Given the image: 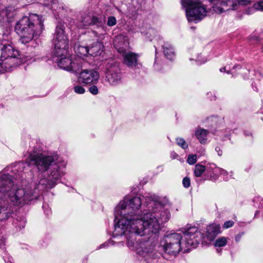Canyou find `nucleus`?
<instances>
[{"label": "nucleus", "instance_id": "obj_1", "mask_svg": "<svg viewBox=\"0 0 263 263\" xmlns=\"http://www.w3.org/2000/svg\"><path fill=\"white\" fill-rule=\"evenodd\" d=\"M168 202L166 197L155 195L146 196L147 210L140 215L141 198H125L115 208L113 236L124 237L129 249L136 250L144 261L151 262L155 257V243L150 238L137 240L136 236L159 233L163 224L171 217L170 211L166 208Z\"/></svg>", "mask_w": 263, "mask_h": 263}, {"label": "nucleus", "instance_id": "obj_2", "mask_svg": "<svg viewBox=\"0 0 263 263\" xmlns=\"http://www.w3.org/2000/svg\"><path fill=\"white\" fill-rule=\"evenodd\" d=\"M26 162L29 166H34L40 173L37 179L23 187L30 194H34L36 199L41 192L54 187L65 173L66 163L57 155H46L34 151L29 153Z\"/></svg>", "mask_w": 263, "mask_h": 263}, {"label": "nucleus", "instance_id": "obj_3", "mask_svg": "<svg viewBox=\"0 0 263 263\" xmlns=\"http://www.w3.org/2000/svg\"><path fill=\"white\" fill-rule=\"evenodd\" d=\"M23 178L21 173L15 177L9 174L0 175V221L6 220L10 217L13 212L11 205L28 204L36 199L34 194L23 188L26 181L20 179Z\"/></svg>", "mask_w": 263, "mask_h": 263}, {"label": "nucleus", "instance_id": "obj_4", "mask_svg": "<svg viewBox=\"0 0 263 263\" xmlns=\"http://www.w3.org/2000/svg\"><path fill=\"white\" fill-rule=\"evenodd\" d=\"M44 29L42 17L36 14H30L20 19L16 24L15 30L20 36V41L26 44L34 37L39 36Z\"/></svg>", "mask_w": 263, "mask_h": 263}, {"label": "nucleus", "instance_id": "obj_5", "mask_svg": "<svg viewBox=\"0 0 263 263\" xmlns=\"http://www.w3.org/2000/svg\"><path fill=\"white\" fill-rule=\"evenodd\" d=\"M181 4L185 9L186 18L189 22L198 23L206 15L208 8L199 1L182 0Z\"/></svg>", "mask_w": 263, "mask_h": 263}, {"label": "nucleus", "instance_id": "obj_6", "mask_svg": "<svg viewBox=\"0 0 263 263\" xmlns=\"http://www.w3.org/2000/svg\"><path fill=\"white\" fill-rule=\"evenodd\" d=\"M182 236L177 233L165 234L160 241V248L165 254L176 256L181 249Z\"/></svg>", "mask_w": 263, "mask_h": 263}, {"label": "nucleus", "instance_id": "obj_7", "mask_svg": "<svg viewBox=\"0 0 263 263\" xmlns=\"http://www.w3.org/2000/svg\"><path fill=\"white\" fill-rule=\"evenodd\" d=\"M54 46L53 54L61 56L66 54L68 49L69 41L65 34L64 25L59 24L57 26L53 39Z\"/></svg>", "mask_w": 263, "mask_h": 263}, {"label": "nucleus", "instance_id": "obj_8", "mask_svg": "<svg viewBox=\"0 0 263 263\" xmlns=\"http://www.w3.org/2000/svg\"><path fill=\"white\" fill-rule=\"evenodd\" d=\"M106 80L111 86H116L121 82L122 74L119 64L110 61L105 66Z\"/></svg>", "mask_w": 263, "mask_h": 263}, {"label": "nucleus", "instance_id": "obj_9", "mask_svg": "<svg viewBox=\"0 0 263 263\" xmlns=\"http://www.w3.org/2000/svg\"><path fill=\"white\" fill-rule=\"evenodd\" d=\"M67 54L58 57L53 54V60L57 62L58 66L61 68L67 71L77 72L82 67L81 60L76 59L72 60L71 58L66 57Z\"/></svg>", "mask_w": 263, "mask_h": 263}, {"label": "nucleus", "instance_id": "obj_10", "mask_svg": "<svg viewBox=\"0 0 263 263\" xmlns=\"http://www.w3.org/2000/svg\"><path fill=\"white\" fill-rule=\"evenodd\" d=\"M0 50L1 59L7 61L14 67L19 64L20 60L18 58L20 55L18 51L15 50L11 45L2 43L0 44Z\"/></svg>", "mask_w": 263, "mask_h": 263}, {"label": "nucleus", "instance_id": "obj_11", "mask_svg": "<svg viewBox=\"0 0 263 263\" xmlns=\"http://www.w3.org/2000/svg\"><path fill=\"white\" fill-rule=\"evenodd\" d=\"M185 247L196 248L202 238V235L196 227H189L184 231Z\"/></svg>", "mask_w": 263, "mask_h": 263}, {"label": "nucleus", "instance_id": "obj_12", "mask_svg": "<svg viewBox=\"0 0 263 263\" xmlns=\"http://www.w3.org/2000/svg\"><path fill=\"white\" fill-rule=\"evenodd\" d=\"M214 2L213 10L216 13H221L230 10H235L238 5V0H210Z\"/></svg>", "mask_w": 263, "mask_h": 263}, {"label": "nucleus", "instance_id": "obj_13", "mask_svg": "<svg viewBox=\"0 0 263 263\" xmlns=\"http://www.w3.org/2000/svg\"><path fill=\"white\" fill-rule=\"evenodd\" d=\"M99 78V73L94 69L83 70L78 77L79 81L85 85L97 84Z\"/></svg>", "mask_w": 263, "mask_h": 263}, {"label": "nucleus", "instance_id": "obj_14", "mask_svg": "<svg viewBox=\"0 0 263 263\" xmlns=\"http://www.w3.org/2000/svg\"><path fill=\"white\" fill-rule=\"evenodd\" d=\"M105 23L104 17H98L94 15H86L82 17L77 24L79 28H85L90 25H96L97 27L102 26Z\"/></svg>", "mask_w": 263, "mask_h": 263}, {"label": "nucleus", "instance_id": "obj_15", "mask_svg": "<svg viewBox=\"0 0 263 263\" xmlns=\"http://www.w3.org/2000/svg\"><path fill=\"white\" fill-rule=\"evenodd\" d=\"M118 51L122 54L124 64L132 68L138 66L137 62L138 55L137 54L130 51H127L122 48H119Z\"/></svg>", "mask_w": 263, "mask_h": 263}, {"label": "nucleus", "instance_id": "obj_16", "mask_svg": "<svg viewBox=\"0 0 263 263\" xmlns=\"http://www.w3.org/2000/svg\"><path fill=\"white\" fill-rule=\"evenodd\" d=\"M220 168L216 166L215 164H210L206 168V174L209 180L212 181H216L219 177L220 175Z\"/></svg>", "mask_w": 263, "mask_h": 263}, {"label": "nucleus", "instance_id": "obj_17", "mask_svg": "<svg viewBox=\"0 0 263 263\" xmlns=\"http://www.w3.org/2000/svg\"><path fill=\"white\" fill-rule=\"evenodd\" d=\"M220 227L219 224H212L207 227L206 236L209 240H213L220 233Z\"/></svg>", "mask_w": 263, "mask_h": 263}, {"label": "nucleus", "instance_id": "obj_18", "mask_svg": "<svg viewBox=\"0 0 263 263\" xmlns=\"http://www.w3.org/2000/svg\"><path fill=\"white\" fill-rule=\"evenodd\" d=\"M88 47L89 54L96 57L101 54L103 51V45L100 42H96Z\"/></svg>", "mask_w": 263, "mask_h": 263}, {"label": "nucleus", "instance_id": "obj_19", "mask_svg": "<svg viewBox=\"0 0 263 263\" xmlns=\"http://www.w3.org/2000/svg\"><path fill=\"white\" fill-rule=\"evenodd\" d=\"M164 56L170 60H173L175 57V53L173 46L169 43H164L162 46Z\"/></svg>", "mask_w": 263, "mask_h": 263}, {"label": "nucleus", "instance_id": "obj_20", "mask_svg": "<svg viewBox=\"0 0 263 263\" xmlns=\"http://www.w3.org/2000/svg\"><path fill=\"white\" fill-rule=\"evenodd\" d=\"M209 132L204 129L199 128L195 131V135L199 142L205 144L207 140V135Z\"/></svg>", "mask_w": 263, "mask_h": 263}, {"label": "nucleus", "instance_id": "obj_21", "mask_svg": "<svg viewBox=\"0 0 263 263\" xmlns=\"http://www.w3.org/2000/svg\"><path fill=\"white\" fill-rule=\"evenodd\" d=\"M15 14V12L14 9L12 7H6L5 9H3L1 13L2 16L6 17L8 22L11 21V19Z\"/></svg>", "mask_w": 263, "mask_h": 263}, {"label": "nucleus", "instance_id": "obj_22", "mask_svg": "<svg viewBox=\"0 0 263 263\" xmlns=\"http://www.w3.org/2000/svg\"><path fill=\"white\" fill-rule=\"evenodd\" d=\"M75 50L79 57H83L89 54L88 47L78 45L75 48Z\"/></svg>", "mask_w": 263, "mask_h": 263}, {"label": "nucleus", "instance_id": "obj_23", "mask_svg": "<svg viewBox=\"0 0 263 263\" xmlns=\"http://www.w3.org/2000/svg\"><path fill=\"white\" fill-rule=\"evenodd\" d=\"M1 61L2 62H0V73L4 72L5 71H10L12 70L13 67H14V66L9 63L8 66H4L5 64H8V62L1 58Z\"/></svg>", "mask_w": 263, "mask_h": 263}, {"label": "nucleus", "instance_id": "obj_24", "mask_svg": "<svg viewBox=\"0 0 263 263\" xmlns=\"http://www.w3.org/2000/svg\"><path fill=\"white\" fill-rule=\"evenodd\" d=\"M205 171L206 172V168L204 166L199 164H197L195 166L194 175L196 177H200L202 174Z\"/></svg>", "mask_w": 263, "mask_h": 263}, {"label": "nucleus", "instance_id": "obj_25", "mask_svg": "<svg viewBox=\"0 0 263 263\" xmlns=\"http://www.w3.org/2000/svg\"><path fill=\"white\" fill-rule=\"evenodd\" d=\"M176 142L177 144L183 149H185L188 147V144L185 140L180 137H177L176 138Z\"/></svg>", "mask_w": 263, "mask_h": 263}, {"label": "nucleus", "instance_id": "obj_26", "mask_svg": "<svg viewBox=\"0 0 263 263\" xmlns=\"http://www.w3.org/2000/svg\"><path fill=\"white\" fill-rule=\"evenodd\" d=\"M227 243V240L225 237H219L215 242V247H221L226 246Z\"/></svg>", "mask_w": 263, "mask_h": 263}, {"label": "nucleus", "instance_id": "obj_27", "mask_svg": "<svg viewBox=\"0 0 263 263\" xmlns=\"http://www.w3.org/2000/svg\"><path fill=\"white\" fill-rule=\"evenodd\" d=\"M197 161V155H189L187 159V162L190 164H194Z\"/></svg>", "mask_w": 263, "mask_h": 263}, {"label": "nucleus", "instance_id": "obj_28", "mask_svg": "<svg viewBox=\"0 0 263 263\" xmlns=\"http://www.w3.org/2000/svg\"><path fill=\"white\" fill-rule=\"evenodd\" d=\"M74 91L78 94H83L85 92L84 87L81 85H76L73 87Z\"/></svg>", "mask_w": 263, "mask_h": 263}, {"label": "nucleus", "instance_id": "obj_29", "mask_svg": "<svg viewBox=\"0 0 263 263\" xmlns=\"http://www.w3.org/2000/svg\"><path fill=\"white\" fill-rule=\"evenodd\" d=\"M255 9L259 11H263V0L259 1L254 4Z\"/></svg>", "mask_w": 263, "mask_h": 263}, {"label": "nucleus", "instance_id": "obj_30", "mask_svg": "<svg viewBox=\"0 0 263 263\" xmlns=\"http://www.w3.org/2000/svg\"><path fill=\"white\" fill-rule=\"evenodd\" d=\"M91 86L89 88V92L94 95H97L99 92L98 88L96 84H91Z\"/></svg>", "mask_w": 263, "mask_h": 263}, {"label": "nucleus", "instance_id": "obj_31", "mask_svg": "<svg viewBox=\"0 0 263 263\" xmlns=\"http://www.w3.org/2000/svg\"><path fill=\"white\" fill-rule=\"evenodd\" d=\"M240 68H241L240 66H239V65H236V66L233 67V69L231 71H229V70L227 71L226 67H224L220 68V71L221 72H227L228 73H231V74H233L234 73L233 71V69H236V68L240 69Z\"/></svg>", "mask_w": 263, "mask_h": 263}, {"label": "nucleus", "instance_id": "obj_32", "mask_svg": "<svg viewBox=\"0 0 263 263\" xmlns=\"http://www.w3.org/2000/svg\"><path fill=\"white\" fill-rule=\"evenodd\" d=\"M15 224L16 227H18L20 229L22 228H24L25 226L26 221L24 219V218L21 220L20 221H18L17 219H16V221L14 222Z\"/></svg>", "mask_w": 263, "mask_h": 263}, {"label": "nucleus", "instance_id": "obj_33", "mask_svg": "<svg viewBox=\"0 0 263 263\" xmlns=\"http://www.w3.org/2000/svg\"><path fill=\"white\" fill-rule=\"evenodd\" d=\"M116 19L114 16H110L108 18L107 24L109 26H112L116 24Z\"/></svg>", "mask_w": 263, "mask_h": 263}, {"label": "nucleus", "instance_id": "obj_34", "mask_svg": "<svg viewBox=\"0 0 263 263\" xmlns=\"http://www.w3.org/2000/svg\"><path fill=\"white\" fill-rule=\"evenodd\" d=\"M182 184L184 187L187 188L190 186V179L189 177H185L183 178Z\"/></svg>", "mask_w": 263, "mask_h": 263}, {"label": "nucleus", "instance_id": "obj_35", "mask_svg": "<svg viewBox=\"0 0 263 263\" xmlns=\"http://www.w3.org/2000/svg\"><path fill=\"white\" fill-rule=\"evenodd\" d=\"M110 245H114V241L111 240H109L108 241H106L105 243H104L103 244H102L101 245H100L99 246V249H101V248H105L106 247L109 246Z\"/></svg>", "mask_w": 263, "mask_h": 263}, {"label": "nucleus", "instance_id": "obj_36", "mask_svg": "<svg viewBox=\"0 0 263 263\" xmlns=\"http://www.w3.org/2000/svg\"><path fill=\"white\" fill-rule=\"evenodd\" d=\"M234 223L233 221H231V220L227 221L224 223L223 227L226 229L231 228V227H233V226L234 225Z\"/></svg>", "mask_w": 263, "mask_h": 263}, {"label": "nucleus", "instance_id": "obj_37", "mask_svg": "<svg viewBox=\"0 0 263 263\" xmlns=\"http://www.w3.org/2000/svg\"><path fill=\"white\" fill-rule=\"evenodd\" d=\"M219 174L220 175H222L223 176L224 179H225L226 180H228V173L227 171L220 168Z\"/></svg>", "mask_w": 263, "mask_h": 263}, {"label": "nucleus", "instance_id": "obj_38", "mask_svg": "<svg viewBox=\"0 0 263 263\" xmlns=\"http://www.w3.org/2000/svg\"><path fill=\"white\" fill-rule=\"evenodd\" d=\"M215 151L217 153L219 156H221L222 155L223 152L220 146H217L215 147Z\"/></svg>", "mask_w": 263, "mask_h": 263}, {"label": "nucleus", "instance_id": "obj_39", "mask_svg": "<svg viewBox=\"0 0 263 263\" xmlns=\"http://www.w3.org/2000/svg\"><path fill=\"white\" fill-rule=\"evenodd\" d=\"M243 235V232L240 233L238 234L237 235H236L235 236V240L237 242L239 241L240 240V239Z\"/></svg>", "mask_w": 263, "mask_h": 263}, {"label": "nucleus", "instance_id": "obj_40", "mask_svg": "<svg viewBox=\"0 0 263 263\" xmlns=\"http://www.w3.org/2000/svg\"><path fill=\"white\" fill-rule=\"evenodd\" d=\"M171 156L173 159H176L178 157V154H177L175 152H172L171 154Z\"/></svg>", "mask_w": 263, "mask_h": 263}, {"label": "nucleus", "instance_id": "obj_41", "mask_svg": "<svg viewBox=\"0 0 263 263\" xmlns=\"http://www.w3.org/2000/svg\"><path fill=\"white\" fill-rule=\"evenodd\" d=\"M206 61V60H204L203 62H200V59L198 58V59L196 60V62H197L198 64H201L204 63Z\"/></svg>", "mask_w": 263, "mask_h": 263}, {"label": "nucleus", "instance_id": "obj_42", "mask_svg": "<svg viewBox=\"0 0 263 263\" xmlns=\"http://www.w3.org/2000/svg\"><path fill=\"white\" fill-rule=\"evenodd\" d=\"M238 4L242 2L243 3V4H246V3H249L250 2V0H240V1H238Z\"/></svg>", "mask_w": 263, "mask_h": 263}, {"label": "nucleus", "instance_id": "obj_43", "mask_svg": "<svg viewBox=\"0 0 263 263\" xmlns=\"http://www.w3.org/2000/svg\"><path fill=\"white\" fill-rule=\"evenodd\" d=\"M259 208L260 209H262V211L263 212V200H262L260 202Z\"/></svg>", "mask_w": 263, "mask_h": 263}, {"label": "nucleus", "instance_id": "obj_44", "mask_svg": "<svg viewBox=\"0 0 263 263\" xmlns=\"http://www.w3.org/2000/svg\"><path fill=\"white\" fill-rule=\"evenodd\" d=\"M245 135L246 136L251 135V133H250V132H247V131H246V132H245Z\"/></svg>", "mask_w": 263, "mask_h": 263}, {"label": "nucleus", "instance_id": "obj_45", "mask_svg": "<svg viewBox=\"0 0 263 263\" xmlns=\"http://www.w3.org/2000/svg\"><path fill=\"white\" fill-rule=\"evenodd\" d=\"M259 213V211H256L255 214V216L256 217L257 214Z\"/></svg>", "mask_w": 263, "mask_h": 263}, {"label": "nucleus", "instance_id": "obj_46", "mask_svg": "<svg viewBox=\"0 0 263 263\" xmlns=\"http://www.w3.org/2000/svg\"><path fill=\"white\" fill-rule=\"evenodd\" d=\"M45 212L46 213V214L47 215H48L50 212V210H47V211H45Z\"/></svg>", "mask_w": 263, "mask_h": 263}, {"label": "nucleus", "instance_id": "obj_47", "mask_svg": "<svg viewBox=\"0 0 263 263\" xmlns=\"http://www.w3.org/2000/svg\"><path fill=\"white\" fill-rule=\"evenodd\" d=\"M46 205V204H44L43 205V208L44 209L45 208Z\"/></svg>", "mask_w": 263, "mask_h": 263}, {"label": "nucleus", "instance_id": "obj_48", "mask_svg": "<svg viewBox=\"0 0 263 263\" xmlns=\"http://www.w3.org/2000/svg\"><path fill=\"white\" fill-rule=\"evenodd\" d=\"M8 65H9V63L8 64L4 65V66H8Z\"/></svg>", "mask_w": 263, "mask_h": 263}, {"label": "nucleus", "instance_id": "obj_49", "mask_svg": "<svg viewBox=\"0 0 263 263\" xmlns=\"http://www.w3.org/2000/svg\"><path fill=\"white\" fill-rule=\"evenodd\" d=\"M18 165L19 166H20V165H21V163H18ZM20 167V166H18V167Z\"/></svg>", "mask_w": 263, "mask_h": 263}]
</instances>
